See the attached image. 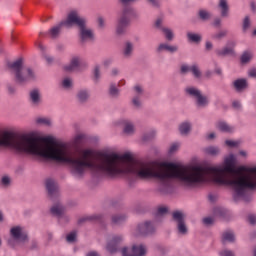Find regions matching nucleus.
<instances>
[{
    "mask_svg": "<svg viewBox=\"0 0 256 256\" xmlns=\"http://www.w3.org/2000/svg\"><path fill=\"white\" fill-rule=\"evenodd\" d=\"M224 37H227V30H222L212 35V39H215L216 41H221Z\"/></svg>",
    "mask_w": 256,
    "mask_h": 256,
    "instance_id": "nucleus-42",
    "label": "nucleus"
},
{
    "mask_svg": "<svg viewBox=\"0 0 256 256\" xmlns=\"http://www.w3.org/2000/svg\"><path fill=\"white\" fill-rule=\"evenodd\" d=\"M203 223H204L205 225H212V223H213V218H211V217H206V218L203 219Z\"/></svg>",
    "mask_w": 256,
    "mask_h": 256,
    "instance_id": "nucleus-62",
    "label": "nucleus"
},
{
    "mask_svg": "<svg viewBox=\"0 0 256 256\" xmlns=\"http://www.w3.org/2000/svg\"><path fill=\"white\" fill-rule=\"evenodd\" d=\"M214 214L218 217H225L227 215V210L221 207H216L214 209Z\"/></svg>",
    "mask_w": 256,
    "mask_h": 256,
    "instance_id": "nucleus-45",
    "label": "nucleus"
},
{
    "mask_svg": "<svg viewBox=\"0 0 256 256\" xmlns=\"http://www.w3.org/2000/svg\"><path fill=\"white\" fill-rule=\"evenodd\" d=\"M98 27L100 29H105V20L103 19V17L98 18Z\"/></svg>",
    "mask_w": 256,
    "mask_h": 256,
    "instance_id": "nucleus-58",
    "label": "nucleus"
},
{
    "mask_svg": "<svg viewBox=\"0 0 256 256\" xmlns=\"http://www.w3.org/2000/svg\"><path fill=\"white\" fill-rule=\"evenodd\" d=\"M218 9H220V15L223 18L229 17V13L231 11L229 7V0H219L218 1Z\"/></svg>",
    "mask_w": 256,
    "mask_h": 256,
    "instance_id": "nucleus-19",
    "label": "nucleus"
},
{
    "mask_svg": "<svg viewBox=\"0 0 256 256\" xmlns=\"http://www.w3.org/2000/svg\"><path fill=\"white\" fill-rule=\"evenodd\" d=\"M76 239H77V233L75 232H71L66 236V240L68 243H75Z\"/></svg>",
    "mask_w": 256,
    "mask_h": 256,
    "instance_id": "nucleus-51",
    "label": "nucleus"
},
{
    "mask_svg": "<svg viewBox=\"0 0 256 256\" xmlns=\"http://www.w3.org/2000/svg\"><path fill=\"white\" fill-rule=\"evenodd\" d=\"M63 89H73V79L66 77L62 80Z\"/></svg>",
    "mask_w": 256,
    "mask_h": 256,
    "instance_id": "nucleus-39",
    "label": "nucleus"
},
{
    "mask_svg": "<svg viewBox=\"0 0 256 256\" xmlns=\"http://www.w3.org/2000/svg\"><path fill=\"white\" fill-rule=\"evenodd\" d=\"M162 33H163L166 41H173V39H175V33L173 32V29H171L169 27H165L162 30Z\"/></svg>",
    "mask_w": 256,
    "mask_h": 256,
    "instance_id": "nucleus-34",
    "label": "nucleus"
},
{
    "mask_svg": "<svg viewBox=\"0 0 256 256\" xmlns=\"http://www.w3.org/2000/svg\"><path fill=\"white\" fill-rule=\"evenodd\" d=\"M213 26L214 27H221V18L216 17L213 21Z\"/></svg>",
    "mask_w": 256,
    "mask_h": 256,
    "instance_id": "nucleus-61",
    "label": "nucleus"
},
{
    "mask_svg": "<svg viewBox=\"0 0 256 256\" xmlns=\"http://www.w3.org/2000/svg\"><path fill=\"white\" fill-rule=\"evenodd\" d=\"M251 59H253V53L249 51H244L240 57V61L243 65L250 63Z\"/></svg>",
    "mask_w": 256,
    "mask_h": 256,
    "instance_id": "nucleus-36",
    "label": "nucleus"
},
{
    "mask_svg": "<svg viewBox=\"0 0 256 256\" xmlns=\"http://www.w3.org/2000/svg\"><path fill=\"white\" fill-rule=\"evenodd\" d=\"M92 81L94 83H99L101 81V66L96 65L92 72Z\"/></svg>",
    "mask_w": 256,
    "mask_h": 256,
    "instance_id": "nucleus-33",
    "label": "nucleus"
},
{
    "mask_svg": "<svg viewBox=\"0 0 256 256\" xmlns=\"http://www.w3.org/2000/svg\"><path fill=\"white\" fill-rule=\"evenodd\" d=\"M44 59L48 65H53V63L55 61V58H53L52 56H49L47 54L44 55Z\"/></svg>",
    "mask_w": 256,
    "mask_h": 256,
    "instance_id": "nucleus-55",
    "label": "nucleus"
},
{
    "mask_svg": "<svg viewBox=\"0 0 256 256\" xmlns=\"http://www.w3.org/2000/svg\"><path fill=\"white\" fill-rule=\"evenodd\" d=\"M186 38H187L188 43H195L196 45H199V43H201V41H203V36H201V34L195 33V32H187Z\"/></svg>",
    "mask_w": 256,
    "mask_h": 256,
    "instance_id": "nucleus-22",
    "label": "nucleus"
},
{
    "mask_svg": "<svg viewBox=\"0 0 256 256\" xmlns=\"http://www.w3.org/2000/svg\"><path fill=\"white\" fill-rule=\"evenodd\" d=\"M251 29V17L245 16L242 22V33L244 35Z\"/></svg>",
    "mask_w": 256,
    "mask_h": 256,
    "instance_id": "nucleus-35",
    "label": "nucleus"
},
{
    "mask_svg": "<svg viewBox=\"0 0 256 256\" xmlns=\"http://www.w3.org/2000/svg\"><path fill=\"white\" fill-rule=\"evenodd\" d=\"M225 145H227V147H237V142L232 140H226Z\"/></svg>",
    "mask_w": 256,
    "mask_h": 256,
    "instance_id": "nucleus-60",
    "label": "nucleus"
},
{
    "mask_svg": "<svg viewBox=\"0 0 256 256\" xmlns=\"http://www.w3.org/2000/svg\"><path fill=\"white\" fill-rule=\"evenodd\" d=\"M232 87L236 93H243V91L249 89V82L246 78H238L232 82Z\"/></svg>",
    "mask_w": 256,
    "mask_h": 256,
    "instance_id": "nucleus-16",
    "label": "nucleus"
},
{
    "mask_svg": "<svg viewBox=\"0 0 256 256\" xmlns=\"http://www.w3.org/2000/svg\"><path fill=\"white\" fill-rule=\"evenodd\" d=\"M169 208L162 206L157 209L156 215H167Z\"/></svg>",
    "mask_w": 256,
    "mask_h": 256,
    "instance_id": "nucleus-52",
    "label": "nucleus"
},
{
    "mask_svg": "<svg viewBox=\"0 0 256 256\" xmlns=\"http://www.w3.org/2000/svg\"><path fill=\"white\" fill-rule=\"evenodd\" d=\"M217 129H219V131L222 133H233V131H235V128L225 121L218 122Z\"/></svg>",
    "mask_w": 256,
    "mask_h": 256,
    "instance_id": "nucleus-27",
    "label": "nucleus"
},
{
    "mask_svg": "<svg viewBox=\"0 0 256 256\" xmlns=\"http://www.w3.org/2000/svg\"><path fill=\"white\" fill-rule=\"evenodd\" d=\"M86 221H103V214H94L78 219V225H83Z\"/></svg>",
    "mask_w": 256,
    "mask_h": 256,
    "instance_id": "nucleus-26",
    "label": "nucleus"
},
{
    "mask_svg": "<svg viewBox=\"0 0 256 256\" xmlns=\"http://www.w3.org/2000/svg\"><path fill=\"white\" fill-rule=\"evenodd\" d=\"M232 107L236 109V111H241V102L237 100L233 101Z\"/></svg>",
    "mask_w": 256,
    "mask_h": 256,
    "instance_id": "nucleus-56",
    "label": "nucleus"
},
{
    "mask_svg": "<svg viewBox=\"0 0 256 256\" xmlns=\"http://www.w3.org/2000/svg\"><path fill=\"white\" fill-rule=\"evenodd\" d=\"M184 95L189 99H195L197 109H207V107H209V96L203 94V91L197 86H186L184 88Z\"/></svg>",
    "mask_w": 256,
    "mask_h": 256,
    "instance_id": "nucleus-5",
    "label": "nucleus"
},
{
    "mask_svg": "<svg viewBox=\"0 0 256 256\" xmlns=\"http://www.w3.org/2000/svg\"><path fill=\"white\" fill-rule=\"evenodd\" d=\"M133 91L135 93V96L141 97V95H143V93H145V90L143 89V86L136 84L133 87Z\"/></svg>",
    "mask_w": 256,
    "mask_h": 256,
    "instance_id": "nucleus-43",
    "label": "nucleus"
},
{
    "mask_svg": "<svg viewBox=\"0 0 256 256\" xmlns=\"http://www.w3.org/2000/svg\"><path fill=\"white\" fill-rule=\"evenodd\" d=\"M132 254H129V248L123 247L121 249L122 256H147V245L145 244H133L131 247Z\"/></svg>",
    "mask_w": 256,
    "mask_h": 256,
    "instance_id": "nucleus-11",
    "label": "nucleus"
},
{
    "mask_svg": "<svg viewBox=\"0 0 256 256\" xmlns=\"http://www.w3.org/2000/svg\"><path fill=\"white\" fill-rule=\"evenodd\" d=\"M205 49L206 51H211L213 49V43H211V41H206Z\"/></svg>",
    "mask_w": 256,
    "mask_h": 256,
    "instance_id": "nucleus-63",
    "label": "nucleus"
},
{
    "mask_svg": "<svg viewBox=\"0 0 256 256\" xmlns=\"http://www.w3.org/2000/svg\"><path fill=\"white\" fill-rule=\"evenodd\" d=\"M190 73H192L194 79H201V77H203V72H201V69L197 64L191 65Z\"/></svg>",
    "mask_w": 256,
    "mask_h": 256,
    "instance_id": "nucleus-31",
    "label": "nucleus"
},
{
    "mask_svg": "<svg viewBox=\"0 0 256 256\" xmlns=\"http://www.w3.org/2000/svg\"><path fill=\"white\" fill-rule=\"evenodd\" d=\"M203 152L210 157H218V155H221V148L218 146H207L203 148Z\"/></svg>",
    "mask_w": 256,
    "mask_h": 256,
    "instance_id": "nucleus-24",
    "label": "nucleus"
},
{
    "mask_svg": "<svg viewBox=\"0 0 256 256\" xmlns=\"http://www.w3.org/2000/svg\"><path fill=\"white\" fill-rule=\"evenodd\" d=\"M122 123L124 125V133L126 135H133L135 133V125L130 120H122Z\"/></svg>",
    "mask_w": 256,
    "mask_h": 256,
    "instance_id": "nucleus-28",
    "label": "nucleus"
},
{
    "mask_svg": "<svg viewBox=\"0 0 256 256\" xmlns=\"http://www.w3.org/2000/svg\"><path fill=\"white\" fill-rule=\"evenodd\" d=\"M124 239L123 235H113L111 239L107 241L106 251H108L110 255H115V253H118L119 247Z\"/></svg>",
    "mask_w": 256,
    "mask_h": 256,
    "instance_id": "nucleus-12",
    "label": "nucleus"
},
{
    "mask_svg": "<svg viewBox=\"0 0 256 256\" xmlns=\"http://www.w3.org/2000/svg\"><path fill=\"white\" fill-rule=\"evenodd\" d=\"M163 51H167L168 53H177L179 51V46L171 45L169 43H160L156 48V53H163Z\"/></svg>",
    "mask_w": 256,
    "mask_h": 256,
    "instance_id": "nucleus-18",
    "label": "nucleus"
},
{
    "mask_svg": "<svg viewBox=\"0 0 256 256\" xmlns=\"http://www.w3.org/2000/svg\"><path fill=\"white\" fill-rule=\"evenodd\" d=\"M70 22L72 23V27H78V37L82 45L95 41V32L87 26V18L79 15L77 11H72Z\"/></svg>",
    "mask_w": 256,
    "mask_h": 256,
    "instance_id": "nucleus-4",
    "label": "nucleus"
},
{
    "mask_svg": "<svg viewBox=\"0 0 256 256\" xmlns=\"http://www.w3.org/2000/svg\"><path fill=\"white\" fill-rule=\"evenodd\" d=\"M91 99V91L87 88H81L76 92V101L80 105H85Z\"/></svg>",
    "mask_w": 256,
    "mask_h": 256,
    "instance_id": "nucleus-15",
    "label": "nucleus"
},
{
    "mask_svg": "<svg viewBox=\"0 0 256 256\" xmlns=\"http://www.w3.org/2000/svg\"><path fill=\"white\" fill-rule=\"evenodd\" d=\"M157 233L155 221L146 220L138 223L135 229L136 237H153Z\"/></svg>",
    "mask_w": 256,
    "mask_h": 256,
    "instance_id": "nucleus-7",
    "label": "nucleus"
},
{
    "mask_svg": "<svg viewBox=\"0 0 256 256\" xmlns=\"http://www.w3.org/2000/svg\"><path fill=\"white\" fill-rule=\"evenodd\" d=\"M177 151H179V143H173L170 146L168 153H169V155H173V154L177 153Z\"/></svg>",
    "mask_w": 256,
    "mask_h": 256,
    "instance_id": "nucleus-49",
    "label": "nucleus"
},
{
    "mask_svg": "<svg viewBox=\"0 0 256 256\" xmlns=\"http://www.w3.org/2000/svg\"><path fill=\"white\" fill-rule=\"evenodd\" d=\"M171 221L175 225L178 235L185 236L189 233V227L187 226V214H185L183 210L173 211Z\"/></svg>",
    "mask_w": 256,
    "mask_h": 256,
    "instance_id": "nucleus-6",
    "label": "nucleus"
},
{
    "mask_svg": "<svg viewBox=\"0 0 256 256\" xmlns=\"http://www.w3.org/2000/svg\"><path fill=\"white\" fill-rule=\"evenodd\" d=\"M81 67V58L79 57H73L70 61V63L66 66H64L65 71H77Z\"/></svg>",
    "mask_w": 256,
    "mask_h": 256,
    "instance_id": "nucleus-20",
    "label": "nucleus"
},
{
    "mask_svg": "<svg viewBox=\"0 0 256 256\" xmlns=\"http://www.w3.org/2000/svg\"><path fill=\"white\" fill-rule=\"evenodd\" d=\"M45 187L48 198H50L51 201H59V198L61 197V191L59 190V184H57V181L48 178L45 181Z\"/></svg>",
    "mask_w": 256,
    "mask_h": 256,
    "instance_id": "nucleus-9",
    "label": "nucleus"
},
{
    "mask_svg": "<svg viewBox=\"0 0 256 256\" xmlns=\"http://www.w3.org/2000/svg\"><path fill=\"white\" fill-rule=\"evenodd\" d=\"M235 155L230 154L220 166H184L175 162H147L135 160L129 154V183L137 181H157L162 195L175 192L176 183L183 189H193L208 179L217 185H226L234 191V201H251V192L256 189V167L246 174L233 173Z\"/></svg>",
    "mask_w": 256,
    "mask_h": 256,
    "instance_id": "nucleus-1",
    "label": "nucleus"
},
{
    "mask_svg": "<svg viewBox=\"0 0 256 256\" xmlns=\"http://www.w3.org/2000/svg\"><path fill=\"white\" fill-rule=\"evenodd\" d=\"M139 0H118L119 5H122V10L120 11L119 17L116 23V35L119 37L125 35L127 33V27L131 25V17L134 19H139V14L135 9L129 7L127 5H131V3H135Z\"/></svg>",
    "mask_w": 256,
    "mask_h": 256,
    "instance_id": "nucleus-2",
    "label": "nucleus"
},
{
    "mask_svg": "<svg viewBox=\"0 0 256 256\" xmlns=\"http://www.w3.org/2000/svg\"><path fill=\"white\" fill-rule=\"evenodd\" d=\"M155 250L157 251V253H160V255H166L167 253V249L165 248V246L157 244L155 246Z\"/></svg>",
    "mask_w": 256,
    "mask_h": 256,
    "instance_id": "nucleus-50",
    "label": "nucleus"
},
{
    "mask_svg": "<svg viewBox=\"0 0 256 256\" xmlns=\"http://www.w3.org/2000/svg\"><path fill=\"white\" fill-rule=\"evenodd\" d=\"M7 90L10 93V95H14V93L17 91V88H15V86L8 84L7 85Z\"/></svg>",
    "mask_w": 256,
    "mask_h": 256,
    "instance_id": "nucleus-57",
    "label": "nucleus"
},
{
    "mask_svg": "<svg viewBox=\"0 0 256 256\" xmlns=\"http://www.w3.org/2000/svg\"><path fill=\"white\" fill-rule=\"evenodd\" d=\"M163 23H164V20L163 18H157L155 21H154V29H157V31H163L165 26H163Z\"/></svg>",
    "mask_w": 256,
    "mask_h": 256,
    "instance_id": "nucleus-41",
    "label": "nucleus"
},
{
    "mask_svg": "<svg viewBox=\"0 0 256 256\" xmlns=\"http://www.w3.org/2000/svg\"><path fill=\"white\" fill-rule=\"evenodd\" d=\"M132 105L135 107V109H141V97L140 96H134L132 98Z\"/></svg>",
    "mask_w": 256,
    "mask_h": 256,
    "instance_id": "nucleus-44",
    "label": "nucleus"
},
{
    "mask_svg": "<svg viewBox=\"0 0 256 256\" xmlns=\"http://www.w3.org/2000/svg\"><path fill=\"white\" fill-rule=\"evenodd\" d=\"M219 255L220 256H235V252H233L232 250L225 249V250L220 251Z\"/></svg>",
    "mask_w": 256,
    "mask_h": 256,
    "instance_id": "nucleus-53",
    "label": "nucleus"
},
{
    "mask_svg": "<svg viewBox=\"0 0 256 256\" xmlns=\"http://www.w3.org/2000/svg\"><path fill=\"white\" fill-rule=\"evenodd\" d=\"M189 72H191V66L187 64H182L180 66V75H187Z\"/></svg>",
    "mask_w": 256,
    "mask_h": 256,
    "instance_id": "nucleus-47",
    "label": "nucleus"
},
{
    "mask_svg": "<svg viewBox=\"0 0 256 256\" xmlns=\"http://www.w3.org/2000/svg\"><path fill=\"white\" fill-rule=\"evenodd\" d=\"M179 131H180L181 135H189V132L191 131V123L183 122L179 126Z\"/></svg>",
    "mask_w": 256,
    "mask_h": 256,
    "instance_id": "nucleus-37",
    "label": "nucleus"
},
{
    "mask_svg": "<svg viewBox=\"0 0 256 256\" xmlns=\"http://www.w3.org/2000/svg\"><path fill=\"white\" fill-rule=\"evenodd\" d=\"M108 95L111 99H119V95H121V91L117 87V84L115 83L109 84Z\"/></svg>",
    "mask_w": 256,
    "mask_h": 256,
    "instance_id": "nucleus-25",
    "label": "nucleus"
},
{
    "mask_svg": "<svg viewBox=\"0 0 256 256\" xmlns=\"http://www.w3.org/2000/svg\"><path fill=\"white\" fill-rule=\"evenodd\" d=\"M50 212L52 215H54V217H58L59 219L60 217H63V214L65 213V208L61 203H57L51 207Z\"/></svg>",
    "mask_w": 256,
    "mask_h": 256,
    "instance_id": "nucleus-23",
    "label": "nucleus"
},
{
    "mask_svg": "<svg viewBox=\"0 0 256 256\" xmlns=\"http://www.w3.org/2000/svg\"><path fill=\"white\" fill-rule=\"evenodd\" d=\"M112 225L120 226L127 223V214H114L111 217Z\"/></svg>",
    "mask_w": 256,
    "mask_h": 256,
    "instance_id": "nucleus-21",
    "label": "nucleus"
},
{
    "mask_svg": "<svg viewBox=\"0 0 256 256\" xmlns=\"http://www.w3.org/2000/svg\"><path fill=\"white\" fill-rule=\"evenodd\" d=\"M213 17V14L205 9H201L198 11V19H200V21H203L204 23H206L207 21H211Z\"/></svg>",
    "mask_w": 256,
    "mask_h": 256,
    "instance_id": "nucleus-29",
    "label": "nucleus"
},
{
    "mask_svg": "<svg viewBox=\"0 0 256 256\" xmlns=\"http://www.w3.org/2000/svg\"><path fill=\"white\" fill-rule=\"evenodd\" d=\"M111 75L112 77H117V75H119V70L117 68H112Z\"/></svg>",
    "mask_w": 256,
    "mask_h": 256,
    "instance_id": "nucleus-64",
    "label": "nucleus"
},
{
    "mask_svg": "<svg viewBox=\"0 0 256 256\" xmlns=\"http://www.w3.org/2000/svg\"><path fill=\"white\" fill-rule=\"evenodd\" d=\"M248 77H250L251 79H256V67L250 68L248 70Z\"/></svg>",
    "mask_w": 256,
    "mask_h": 256,
    "instance_id": "nucleus-54",
    "label": "nucleus"
},
{
    "mask_svg": "<svg viewBox=\"0 0 256 256\" xmlns=\"http://www.w3.org/2000/svg\"><path fill=\"white\" fill-rule=\"evenodd\" d=\"M153 139H155V131L147 132L142 137L143 141H153Z\"/></svg>",
    "mask_w": 256,
    "mask_h": 256,
    "instance_id": "nucleus-46",
    "label": "nucleus"
},
{
    "mask_svg": "<svg viewBox=\"0 0 256 256\" xmlns=\"http://www.w3.org/2000/svg\"><path fill=\"white\" fill-rule=\"evenodd\" d=\"M248 220H249L250 225H256V215H253V214L249 215Z\"/></svg>",
    "mask_w": 256,
    "mask_h": 256,
    "instance_id": "nucleus-59",
    "label": "nucleus"
},
{
    "mask_svg": "<svg viewBox=\"0 0 256 256\" xmlns=\"http://www.w3.org/2000/svg\"><path fill=\"white\" fill-rule=\"evenodd\" d=\"M10 236L18 243H27L29 241V234L21 225L14 226L10 229Z\"/></svg>",
    "mask_w": 256,
    "mask_h": 256,
    "instance_id": "nucleus-10",
    "label": "nucleus"
},
{
    "mask_svg": "<svg viewBox=\"0 0 256 256\" xmlns=\"http://www.w3.org/2000/svg\"><path fill=\"white\" fill-rule=\"evenodd\" d=\"M152 9H161V0H145Z\"/></svg>",
    "mask_w": 256,
    "mask_h": 256,
    "instance_id": "nucleus-40",
    "label": "nucleus"
},
{
    "mask_svg": "<svg viewBox=\"0 0 256 256\" xmlns=\"http://www.w3.org/2000/svg\"><path fill=\"white\" fill-rule=\"evenodd\" d=\"M35 123L40 127H51V125H53V123L51 122V119L47 117H37L35 119Z\"/></svg>",
    "mask_w": 256,
    "mask_h": 256,
    "instance_id": "nucleus-30",
    "label": "nucleus"
},
{
    "mask_svg": "<svg viewBox=\"0 0 256 256\" xmlns=\"http://www.w3.org/2000/svg\"><path fill=\"white\" fill-rule=\"evenodd\" d=\"M29 101L33 107H39L43 100L41 99V92L39 89L31 90L29 93Z\"/></svg>",
    "mask_w": 256,
    "mask_h": 256,
    "instance_id": "nucleus-17",
    "label": "nucleus"
},
{
    "mask_svg": "<svg viewBox=\"0 0 256 256\" xmlns=\"http://www.w3.org/2000/svg\"><path fill=\"white\" fill-rule=\"evenodd\" d=\"M84 139H86L85 134H78L74 137V143L75 145H81L83 143Z\"/></svg>",
    "mask_w": 256,
    "mask_h": 256,
    "instance_id": "nucleus-48",
    "label": "nucleus"
},
{
    "mask_svg": "<svg viewBox=\"0 0 256 256\" xmlns=\"http://www.w3.org/2000/svg\"><path fill=\"white\" fill-rule=\"evenodd\" d=\"M12 180L9 175H4L0 179V187L2 189H9L11 187Z\"/></svg>",
    "mask_w": 256,
    "mask_h": 256,
    "instance_id": "nucleus-32",
    "label": "nucleus"
},
{
    "mask_svg": "<svg viewBox=\"0 0 256 256\" xmlns=\"http://www.w3.org/2000/svg\"><path fill=\"white\" fill-rule=\"evenodd\" d=\"M8 67L14 74V83H16V85H20L21 87L27 85V83H31V81H35L37 78L35 70H33L31 67L23 66V58H19L14 62L8 63Z\"/></svg>",
    "mask_w": 256,
    "mask_h": 256,
    "instance_id": "nucleus-3",
    "label": "nucleus"
},
{
    "mask_svg": "<svg viewBox=\"0 0 256 256\" xmlns=\"http://www.w3.org/2000/svg\"><path fill=\"white\" fill-rule=\"evenodd\" d=\"M122 59L129 60L135 55V43L132 41L124 42L121 49Z\"/></svg>",
    "mask_w": 256,
    "mask_h": 256,
    "instance_id": "nucleus-14",
    "label": "nucleus"
},
{
    "mask_svg": "<svg viewBox=\"0 0 256 256\" xmlns=\"http://www.w3.org/2000/svg\"><path fill=\"white\" fill-rule=\"evenodd\" d=\"M222 241H228L229 243L235 242V234L233 232H224L222 235Z\"/></svg>",
    "mask_w": 256,
    "mask_h": 256,
    "instance_id": "nucleus-38",
    "label": "nucleus"
},
{
    "mask_svg": "<svg viewBox=\"0 0 256 256\" xmlns=\"http://www.w3.org/2000/svg\"><path fill=\"white\" fill-rule=\"evenodd\" d=\"M237 46V42L235 41H230L227 43V46L221 48V49H216L215 54L218 57H227L228 55H235V47Z\"/></svg>",
    "mask_w": 256,
    "mask_h": 256,
    "instance_id": "nucleus-13",
    "label": "nucleus"
},
{
    "mask_svg": "<svg viewBox=\"0 0 256 256\" xmlns=\"http://www.w3.org/2000/svg\"><path fill=\"white\" fill-rule=\"evenodd\" d=\"M72 19L73 11L68 13L67 18L65 20H62L56 26L50 28V30L48 31V35H50L51 39H57L59 35H61V29H63V27H66V29H71V27H73V22H71Z\"/></svg>",
    "mask_w": 256,
    "mask_h": 256,
    "instance_id": "nucleus-8",
    "label": "nucleus"
}]
</instances>
